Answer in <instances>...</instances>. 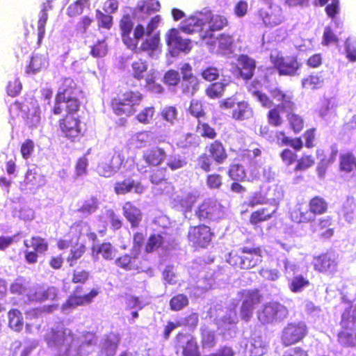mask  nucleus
Masks as SVG:
<instances>
[{
  "label": "nucleus",
  "instance_id": "44",
  "mask_svg": "<svg viewBox=\"0 0 356 356\" xmlns=\"http://www.w3.org/2000/svg\"><path fill=\"white\" fill-rule=\"evenodd\" d=\"M136 9L142 13L149 15L160 10L161 3L158 0H144L141 4L137 6Z\"/></svg>",
  "mask_w": 356,
  "mask_h": 356
},
{
  "label": "nucleus",
  "instance_id": "35",
  "mask_svg": "<svg viewBox=\"0 0 356 356\" xmlns=\"http://www.w3.org/2000/svg\"><path fill=\"white\" fill-rule=\"evenodd\" d=\"M8 326L15 332H20L24 325L22 312L17 309H12L8 313Z\"/></svg>",
  "mask_w": 356,
  "mask_h": 356
},
{
  "label": "nucleus",
  "instance_id": "10",
  "mask_svg": "<svg viewBox=\"0 0 356 356\" xmlns=\"http://www.w3.org/2000/svg\"><path fill=\"white\" fill-rule=\"evenodd\" d=\"M288 314L289 311L285 306L272 302L266 304L258 311L257 317L262 324H270L283 321Z\"/></svg>",
  "mask_w": 356,
  "mask_h": 356
},
{
  "label": "nucleus",
  "instance_id": "32",
  "mask_svg": "<svg viewBox=\"0 0 356 356\" xmlns=\"http://www.w3.org/2000/svg\"><path fill=\"white\" fill-rule=\"evenodd\" d=\"M157 74L154 70H150L145 76V88L152 93L160 95L163 94L165 91L163 86L156 82Z\"/></svg>",
  "mask_w": 356,
  "mask_h": 356
},
{
  "label": "nucleus",
  "instance_id": "5",
  "mask_svg": "<svg viewBox=\"0 0 356 356\" xmlns=\"http://www.w3.org/2000/svg\"><path fill=\"white\" fill-rule=\"evenodd\" d=\"M74 113L66 112V114L58 120V127L63 136L72 143L79 141L85 134L81 120L79 117L74 116Z\"/></svg>",
  "mask_w": 356,
  "mask_h": 356
},
{
  "label": "nucleus",
  "instance_id": "3",
  "mask_svg": "<svg viewBox=\"0 0 356 356\" xmlns=\"http://www.w3.org/2000/svg\"><path fill=\"white\" fill-rule=\"evenodd\" d=\"M226 260L234 267L250 269L262 261V251L260 247L252 248L243 247L240 250H231Z\"/></svg>",
  "mask_w": 356,
  "mask_h": 356
},
{
  "label": "nucleus",
  "instance_id": "16",
  "mask_svg": "<svg viewBox=\"0 0 356 356\" xmlns=\"http://www.w3.org/2000/svg\"><path fill=\"white\" fill-rule=\"evenodd\" d=\"M277 209L272 204L260 207L252 211L248 218L249 224L257 229L260 227L261 224L271 220L275 216Z\"/></svg>",
  "mask_w": 356,
  "mask_h": 356
},
{
  "label": "nucleus",
  "instance_id": "25",
  "mask_svg": "<svg viewBox=\"0 0 356 356\" xmlns=\"http://www.w3.org/2000/svg\"><path fill=\"white\" fill-rule=\"evenodd\" d=\"M204 26V17L200 18L195 15H191L182 21L178 30L186 34H193L195 32L202 31Z\"/></svg>",
  "mask_w": 356,
  "mask_h": 356
},
{
  "label": "nucleus",
  "instance_id": "19",
  "mask_svg": "<svg viewBox=\"0 0 356 356\" xmlns=\"http://www.w3.org/2000/svg\"><path fill=\"white\" fill-rule=\"evenodd\" d=\"M165 41L168 46L184 54H188L192 49L191 40L183 38L179 35V30L175 28L170 29L168 31Z\"/></svg>",
  "mask_w": 356,
  "mask_h": 356
},
{
  "label": "nucleus",
  "instance_id": "26",
  "mask_svg": "<svg viewBox=\"0 0 356 356\" xmlns=\"http://www.w3.org/2000/svg\"><path fill=\"white\" fill-rule=\"evenodd\" d=\"M76 292V291H74V293L68 298L66 302L63 303V308L74 309L77 306L89 303L92 299L97 295V291H90L88 294L83 296L78 295Z\"/></svg>",
  "mask_w": 356,
  "mask_h": 356
},
{
  "label": "nucleus",
  "instance_id": "54",
  "mask_svg": "<svg viewBox=\"0 0 356 356\" xmlns=\"http://www.w3.org/2000/svg\"><path fill=\"white\" fill-rule=\"evenodd\" d=\"M90 0H76L70 4L67 10V13L70 17H76L83 12L84 7L88 4Z\"/></svg>",
  "mask_w": 356,
  "mask_h": 356
},
{
  "label": "nucleus",
  "instance_id": "7",
  "mask_svg": "<svg viewBox=\"0 0 356 356\" xmlns=\"http://www.w3.org/2000/svg\"><path fill=\"white\" fill-rule=\"evenodd\" d=\"M224 207L215 198L204 199L197 207L195 215L200 221L209 222L220 219L224 216Z\"/></svg>",
  "mask_w": 356,
  "mask_h": 356
},
{
  "label": "nucleus",
  "instance_id": "15",
  "mask_svg": "<svg viewBox=\"0 0 356 356\" xmlns=\"http://www.w3.org/2000/svg\"><path fill=\"white\" fill-rule=\"evenodd\" d=\"M306 334V327L300 323H289L283 330L281 337L285 346H291L300 341Z\"/></svg>",
  "mask_w": 356,
  "mask_h": 356
},
{
  "label": "nucleus",
  "instance_id": "1",
  "mask_svg": "<svg viewBox=\"0 0 356 356\" xmlns=\"http://www.w3.org/2000/svg\"><path fill=\"white\" fill-rule=\"evenodd\" d=\"M82 95L83 91L72 78L63 79L55 95L51 113L58 116L60 115L64 111L77 113L81 107Z\"/></svg>",
  "mask_w": 356,
  "mask_h": 356
},
{
  "label": "nucleus",
  "instance_id": "58",
  "mask_svg": "<svg viewBox=\"0 0 356 356\" xmlns=\"http://www.w3.org/2000/svg\"><path fill=\"white\" fill-rule=\"evenodd\" d=\"M339 342L344 347L356 346V334L347 331H341L338 334Z\"/></svg>",
  "mask_w": 356,
  "mask_h": 356
},
{
  "label": "nucleus",
  "instance_id": "63",
  "mask_svg": "<svg viewBox=\"0 0 356 356\" xmlns=\"http://www.w3.org/2000/svg\"><path fill=\"white\" fill-rule=\"evenodd\" d=\"M206 183L210 189H219L222 185V177L216 172L209 174L206 177Z\"/></svg>",
  "mask_w": 356,
  "mask_h": 356
},
{
  "label": "nucleus",
  "instance_id": "60",
  "mask_svg": "<svg viewBox=\"0 0 356 356\" xmlns=\"http://www.w3.org/2000/svg\"><path fill=\"white\" fill-rule=\"evenodd\" d=\"M287 118L291 128L295 133H298L302 130L304 127V121L300 116L297 114L289 113Z\"/></svg>",
  "mask_w": 356,
  "mask_h": 356
},
{
  "label": "nucleus",
  "instance_id": "28",
  "mask_svg": "<svg viewBox=\"0 0 356 356\" xmlns=\"http://www.w3.org/2000/svg\"><path fill=\"white\" fill-rule=\"evenodd\" d=\"M314 268L319 272L333 271L337 268V262L334 257L327 253L322 254L314 259Z\"/></svg>",
  "mask_w": 356,
  "mask_h": 356
},
{
  "label": "nucleus",
  "instance_id": "56",
  "mask_svg": "<svg viewBox=\"0 0 356 356\" xmlns=\"http://www.w3.org/2000/svg\"><path fill=\"white\" fill-rule=\"evenodd\" d=\"M180 75L175 70H168L163 77V82L168 86H177L180 82Z\"/></svg>",
  "mask_w": 356,
  "mask_h": 356
},
{
  "label": "nucleus",
  "instance_id": "9",
  "mask_svg": "<svg viewBox=\"0 0 356 356\" xmlns=\"http://www.w3.org/2000/svg\"><path fill=\"white\" fill-rule=\"evenodd\" d=\"M121 37L123 43L128 49H135L137 40H140L145 35V28L143 24H137L134 29V36H131L133 30V22L129 15L122 17L119 24Z\"/></svg>",
  "mask_w": 356,
  "mask_h": 356
},
{
  "label": "nucleus",
  "instance_id": "22",
  "mask_svg": "<svg viewBox=\"0 0 356 356\" xmlns=\"http://www.w3.org/2000/svg\"><path fill=\"white\" fill-rule=\"evenodd\" d=\"M167 157V153L164 148L154 146L145 150L142 159L149 167H157L161 165Z\"/></svg>",
  "mask_w": 356,
  "mask_h": 356
},
{
  "label": "nucleus",
  "instance_id": "52",
  "mask_svg": "<svg viewBox=\"0 0 356 356\" xmlns=\"http://www.w3.org/2000/svg\"><path fill=\"white\" fill-rule=\"evenodd\" d=\"M117 250L109 242L102 243L97 247V253L100 254L106 260L114 259Z\"/></svg>",
  "mask_w": 356,
  "mask_h": 356
},
{
  "label": "nucleus",
  "instance_id": "61",
  "mask_svg": "<svg viewBox=\"0 0 356 356\" xmlns=\"http://www.w3.org/2000/svg\"><path fill=\"white\" fill-rule=\"evenodd\" d=\"M163 277L165 280V284L171 286H176L177 284L179 285V280L174 272L173 267L172 266H167L165 268L163 272Z\"/></svg>",
  "mask_w": 356,
  "mask_h": 356
},
{
  "label": "nucleus",
  "instance_id": "2",
  "mask_svg": "<svg viewBox=\"0 0 356 356\" xmlns=\"http://www.w3.org/2000/svg\"><path fill=\"white\" fill-rule=\"evenodd\" d=\"M143 99V95L138 90H125L121 91L111 100L110 106L117 115L130 116L136 111Z\"/></svg>",
  "mask_w": 356,
  "mask_h": 356
},
{
  "label": "nucleus",
  "instance_id": "20",
  "mask_svg": "<svg viewBox=\"0 0 356 356\" xmlns=\"http://www.w3.org/2000/svg\"><path fill=\"white\" fill-rule=\"evenodd\" d=\"M272 97L280 104L276 106L283 112L292 113L296 108V104L292 92H284L280 88H275L270 91Z\"/></svg>",
  "mask_w": 356,
  "mask_h": 356
},
{
  "label": "nucleus",
  "instance_id": "6",
  "mask_svg": "<svg viewBox=\"0 0 356 356\" xmlns=\"http://www.w3.org/2000/svg\"><path fill=\"white\" fill-rule=\"evenodd\" d=\"M115 264L125 270L147 272L151 270L152 262L147 256L132 251L131 254L126 253L118 257Z\"/></svg>",
  "mask_w": 356,
  "mask_h": 356
},
{
  "label": "nucleus",
  "instance_id": "50",
  "mask_svg": "<svg viewBox=\"0 0 356 356\" xmlns=\"http://www.w3.org/2000/svg\"><path fill=\"white\" fill-rule=\"evenodd\" d=\"M226 84L221 82H214L208 86L205 90L206 95L211 99L222 97L225 92Z\"/></svg>",
  "mask_w": 356,
  "mask_h": 356
},
{
  "label": "nucleus",
  "instance_id": "53",
  "mask_svg": "<svg viewBox=\"0 0 356 356\" xmlns=\"http://www.w3.org/2000/svg\"><path fill=\"white\" fill-rule=\"evenodd\" d=\"M188 304V299L184 294H178L173 296L170 301V307L173 311H179Z\"/></svg>",
  "mask_w": 356,
  "mask_h": 356
},
{
  "label": "nucleus",
  "instance_id": "49",
  "mask_svg": "<svg viewBox=\"0 0 356 356\" xmlns=\"http://www.w3.org/2000/svg\"><path fill=\"white\" fill-rule=\"evenodd\" d=\"M196 131H199L200 133V136L204 138L213 140L217 136L216 129L210 126L209 123L202 122V120H199L197 122Z\"/></svg>",
  "mask_w": 356,
  "mask_h": 356
},
{
  "label": "nucleus",
  "instance_id": "47",
  "mask_svg": "<svg viewBox=\"0 0 356 356\" xmlns=\"http://www.w3.org/2000/svg\"><path fill=\"white\" fill-rule=\"evenodd\" d=\"M330 225L331 219L330 218H327L321 220V222L316 225L314 232H317L323 238H329L332 236L334 234L333 229L330 227Z\"/></svg>",
  "mask_w": 356,
  "mask_h": 356
},
{
  "label": "nucleus",
  "instance_id": "27",
  "mask_svg": "<svg viewBox=\"0 0 356 356\" xmlns=\"http://www.w3.org/2000/svg\"><path fill=\"white\" fill-rule=\"evenodd\" d=\"M254 115V111L246 101H241L236 103V107L232 111V118L237 121H243L250 119Z\"/></svg>",
  "mask_w": 356,
  "mask_h": 356
},
{
  "label": "nucleus",
  "instance_id": "45",
  "mask_svg": "<svg viewBox=\"0 0 356 356\" xmlns=\"http://www.w3.org/2000/svg\"><path fill=\"white\" fill-rule=\"evenodd\" d=\"M356 157L352 152L342 154L340 156V170L346 172H351L355 168Z\"/></svg>",
  "mask_w": 356,
  "mask_h": 356
},
{
  "label": "nucleus",
  "instance_id": "33",
  "mask_svg": "<svg viewBox=\"0 0 356 356\" xmlns=\"http://www.w3.org/2000/svg\"><path fill=\"white\" fill-rule=\"evenodd\" d=\"M99 202L97 197L91 196L82 202L78 208L77 212L83 216H90L95 213L99 208Z\"/></svg>",
  "mask_w": 356,
  "mask_h": 356
},
{
  "label": "nucleus",
  "instance_id": "36",
  "mask_svg": "<svg viewBox=\"0 0 356 356\" xmlns=\"http://www.w3.org/2000/svg\"><path fill=\"white\" fill-rule=\"evenodd\" d=\"M24 245L26 248H32L34 251L42 254L47 251L49 244L47 241L40 236H32L31 240H24Z\"/></svg>",
  "mask_w": 356,
  "mask_h": 356
},
{
  "label": "nucleus",
  "instance_id": "24",
  "mask_svg": "<svg viewBox=\"0 0 356 356\" xmlns=\"http://www.w3.org/2000/svg\"><path fill=\"white\" fill-rule=\"evenodd\" d=\"M125 157L121 152L115 151L109 163L103 166L102 175L108 177L119 170L125 164Z\"/></svg>",
  "mask_w": 356,
  "mask_h": 356
},
{
  "label": "nucleus",
  "instance_id": "59",
  "mask_svg": "<svg viewBox=\"0 0 356 356\" xmlns=\"http://www.w3.org/2000/svg\"><path fill=\"white\" fill-rule=\"evenodd\" d=\"M108 51L105 39L97 41L92 47L90 54L95 58L104 57Z\"/></svg>",
  "mask_w": 356,
  "mask_h": 356
},
{
  "label": "nucleus",
  "instance_id": "29",
  "mask_svg": "<svg viewBox=\"0 0 356 356\" xmlns=\"http://www.w3.org/2000/svg\"><path fill=\"white\" fill-rule=\"evenodd\" d=\"M337 152L332 153V154L327 156L324 149H317L316 156L320 160L319 163L316 168L318 175L321 177H323L327 168L330 164L334 162L335 160Z\"/></svg>",
  "mask_w": 356,
  "mask_h": 356
},
{
  "label": "nucleus",
  "instance_id": "31",
  "mask_svg": "<svg viewBox=\"0 0 356 356\" xmlns=\"http://www.w3.org/2000/svg\"><path fill=\"white\" fill-rule=\"evenodd\" d=\"M52 9L51 1L50 0H47L42 5V8L40 10V16L38 21V42L40 41L44 38L45 34V25L47 24L48 19V11Z\"/></svg>",
  "mask_w": 356,
  "mask_h": 356
},
{
  "label": "nucleus",
  "instance_id": "62",
  "mask_svg": "<svg viewBox=\"0 0 356 356\" xmlns=\"http://www.w3.org/2000/svg\"><path fill=\"white\" fill-rule=\"evenodd\" d=\"M22 185L25 187V189L33 190L38 188L40 184L37 180V175L32 170H28Z\"/></svg>",
  "mask_w": 356,
  "mask_h": 356
},
{
  "label": "nucleus",
  "instance_id": "46",
  "mask_svg": "<svg viewBox=\"0 0 356 356\" xmlns=\"http://www.w3.org/2000/svg\"><path fill=\"white\" fill-rule=\"evenodd\" d=\"M164 243V238L163 236L159 234H151L145 244V251L147 253L153 252L161 248Z\"/></svg>",
  "mask_w": 356,
  "mask_h": 356
},
{
  "label": "nucleus",
  "instance_id": "64",
  "mask_svg": "<svg viewBox=\"0 0 356 356\" xmlns=\"http://www.w3.org/2000/svg\"><path fill=\"white\" fill-rule=\"evenodd\" d=\"M166 168H156L149 175V180L154 184H159L167 180Z\"/></svg>",
  "mask_w": 356,
  "mask_h": 356
},
{
  "label": "nucleus",
  "instance_id": "18",
  "mask_svg": "<svg viewBox=\"0 0 356 356\" xmlns=\"http://www.w3.org/2000/svg\"><path fill=\"white\" fill-rule=\"evenodd\" d=\"M204 25L208 24V30L209 33H204L200 35L201 39L207 38H212L213 32L221 31L228 26L229 22L227 18L220 14L208 13L204 16Z\"/></svg>",
  "mask_w": 356,
  "mask_h": 356
},
{
  "label": "nucleus",
  "instance_id": "37",
  "mask_svg": "<svg viewBox=\"0 0 356 356\" xmlns=\"http://www.w3.org/2000/svg\"><path fill=\"white\" fill-rule=\"evenodd\" d=\"M47 65V58L42 55L33 54L31 58L29 65L26 67V72L28 74H35L44 68Z\"/></svg>",
  "mask_w": 356,
  "mask_h": 356
},
{
  "label": "nucleus",
  "instance_id": "8",
  "mask_svg": "<svg viewBox=\"0 0 356 356\" xmlns=\"http://www.w3.org/2000/svg\"><path fill=\"white\" fill-rule=\"evenodd\" d=\"M213 236L211 228L204 224L191 226L187 234L188 243L196 250L208 248Z\"/></svg>",
  "mask_w": 356,
  "mask_h": 356
},
{
  "label": "nucleus",
  "instance_id": "13",
  "mask_svg": "<svg viewBox=\"0 0 356 356\" xmlns=\"http://www.w3.org/2000/svg\"><path fill=\"white\" fill-rule=\"evenodd\" d=\"M250 173L247 175L244 166L240 163H232L227 171L229 177L233 181L252 182L260 177L259 168L255 163H250Z\"/></svg>",
  "mask_w": 356,
  "mask_h": 356
},
{
  "label": "nucleus",
  "instance_id": "21",
  "mask_svg": "<svg viewBox=\"0 0 356 356\" xmlns=\"http://www.w3.org/2000/svg\"><path fill=\"white\" fill-rule=\"evenodd\" d=\"M113 188L117 195H125L132 191L137 194H142L146 187L140 181L128 177L122 181H116Z\"/></svg>",
  "mask_w": 356,
  "mask_h": 356
},
{
  "label": "nucleus",
  "instance_id": "55",
  "mask_svg": "<svg viewBox=\"0 0 356 356\" xmlns=\"http://www.w3.org/2000/svg\"><path fill=\"white\" fill-rule=\"evenodd\" d=\"M97 24L99 28L109 30L113 26V17L97 9L95 10Z\"/></svg>",
  "mask_w": 356,
  "mask_h": 356
},
{
  "label": "nucleus",
  "instance_id": "57",
  "mask_svg": "<svg viewBox=\"0 0 356 356\" xmlns=\"http://www.w3.org/2000/svg\"><path fill=\"white\" fill-rule=\"evenodd\" d=\"M86 248L83 244L76 243L70 250V252L67 258L70 265L72 266V262L79 259L85 253Z\"/></svg>",
  "mask_w": 356,
  "mask_h": 356
},
{
  "label": "nucleus",
  "instance_id": "17",
  "mask_svg": "<svg viewBox=\"0 0 356 356\" xmlns=\"http://www.w3.org/2000/svg\"><path fill=\"white\" fill-rule=\"evenodd\" d=\"M256 69V60L247 54H240L236 58V70L238 76L245 81L250 80Z\"/></svg>",
  "mask_w": 356,
  "mask_h": 356
},
{
  "label": "nucleus",
  "instance_id": "41",
  "mask_svg": "<svg viewBox=\"0 0 356 356\" xmlns=\"http://www.w3.org/2000/svg\"><path fill=\"white\" fill-rule=\"evenodd\" d=\"M45 339L50 346L63 345L66 339V334L63 330H51L47 334Z\"/></svg>",
  "mask_w": 356,
  "mask_h": 356
},
{
  "label": "nucleus",
  "instance_id": "40",
  "mask_svg": "<svg viewBox=\"0 0 356 356\" xmlns=\"http://www.w3.org/2000/svg\"><path fill=\"white\" fill-rule=\"evenodd\" d=\"M182 356H200L199 346L193 336H189L186 343L181 346Z\"/></svg>",
  "mask_w": 356,
  "mask_h": 356
},
{
  "label": "nucleus",
  "instance_id": "34",
  "mask_svg": "<svg viewBox=\"0 0 356 356\" xmlns=\"http://www.w3.org/2000/svg\"><path fill=\"white\" fill-rule=\"evenodd\" d=\"M148 64L146 60L138 58L131 65V74L138 81L145 78V73L147 72Z\"/></svg>",
  "mask_w": 356,
  "mask_h": 356
},
{
  "label": "nucleus",
  "instance_id": "30",
  "mask_svg": "<svg viewBox=\"0 0 356 356\" xmlns=\"http://www.w3.org/2000/svg\"><path fill=\"white\" fill-rule=\"evenodd\" d=\"M277 143L279 145H289L295 151H300L303 147V143L300 137L290 138L286 136L284 131H277L275 134Z\"/></svg>",
  "mask_w": 356,
  "mask_h": 356
},
{
  "label": "nucleus",
  "instance_id": "48",
  "mask_svg": "<svg viewBox=\"0 0 356 356\" xmlns=\"http://www.w3.org/2000/svg\"><path fill=\"white\" fill-rule=\"evenodd\" d=\"M201 331V344L203 348H211L216 344V339L214 332L209 330L207 327H202Z\"/></svg>",
  "mask_w": 356,
  "mask_h": 356
},
{
  "label": "nucleus",
  "instance_id": "23",
  "mask_svg": "<svg viewBox=\"0 0 356 356\" xmlns=\"http://www.w3.org/2000/svg\"><path fill=\"white\" fill-rule=\"evenodd\" d=\"M122 213L131 227H138L142 221L143 214L140 209L131 201L124 203Z\"/></svg>",
  "mask_w": 356,
  "mask_h": 356
},
{
  "label": "nucleus",
  "instance_id": "11",
  "mask_svg": "<svg viewBox=\"0 0 356 356\" xmlns=\"http://www.w3.org/2000/svg\"><path fill=\"white\" fill-rule=\"evenodd\" d=\"M270 59L280 76H294L300 66L295 55L284 56L278 52L271 54Z\"/></svg>",
  "mask_w": 356,
  "mask_h": 356
},
{
  "label": "nucleus",
  "instance_id": "38",
  "mask_svg": "<svg viewBox=\"0 0 356 356\" xmlns=\"http://www.w3.org/2000/svg\"><path fill=\"white\" fill-rule=\"evenodd\" d=\"M218 50L221 54L230 52L234 44V37L232 35L222 33L218 35L216 38Z\"/></svg>",
  "mask_w": 356,
  "mask_h": 356
},
{
  "label": "nucleus",
  "instance_id": "51",
  "mask_svg": "<svg viewBox=\"0 0 356 356\" xmlns=\"http://www.w3.org/2000/svg\"><path fill=\"white\" fill-rule=\"evenodd\" d=\"M155 108L153 106L145 107L136 115V119L143 124H149L154 119Z\"/></svg>",
  "mask_w": 356,
  "mask_h": 356
},
{
  "label": "nucleus",
  "instance_id": "12",
  "mask_svg": "<svg viewBox=\"0 0 356 356\" xmlns=\"http://www.w3.org/2000/svg\"><path fill=\"white\" fill-rule=\"evenodd\" d=\"M181 78L179 87L183 94L193 95L199 88L200 81L193 72V67L188 63H184L179 68Z\"/></svg>",
  "mask_w": 356,
  "mask_h": 356
},
{
  "label": "nucleus",
  "instance_id": "42",
  "mask_svg": "<svg viewBox=\"0 0 356 356\" xmlns=\"http://www.w3.org/2000/svg\"><path fill=\"white\" fill-rule=\"evenodd\" d=\"M281 111H282L276 106L270 108L266 114V119L269 125L273 127H279L282 125L284 120L281 115Z\"/></svg>",
  "mask_w": 356,
  "mask_h": 356
},
{
  "label": "nucleus",
  "instance_id": "43",
  "mask_svg": "<svg viewBox=\"0 0 356 356\" xmlns=\"http://www.w3.org/2000/svg\"><path fill=\"white\" fill-rule=\"evenodd\" d=\"M199 145L200 137L193 133L186 134L177 142V146L182 149L196 147H198Z\"/></svg>",
  "mask_w": 356,
  "mask_h": 356
},
{
  "label": "nucleus",
  "instance_id": "4",
  "mask_svg": "<svg viewBox=\"0 0 356 356\" xmlns=\"http://www.w3.org/2000/svg\"><path fill=\"white\" fill-rule=\"evenodd\" d=\"M206 153L200 154L197 159L199 167L204 172H209L212 168V162L222 164L228 157L226 148L219 140L209 143L205 147Z\"/></svg>",
  "mask_w": 356,
  "mask_h": 356
},
{
  "label": "nucleus",
  "instance_id": "39",
  "mask_svg": "<svg viewBox=\"0 0 356 356\" xmlns=\"http://www.w3.org/2000/svg\"><path fill=\"white\" fill-rule=\"evenodd\" d=\"M188 112L197 120H201L207 116L205 108L203 106L202 101L196 99H193L191 101Z\"/></svg>",
  "mask_w": 356,
  "mask_h": 356
},
{
  "label": "nucleus",
  "instance_id": "14",
  "mask_svg": "<svg viewBox=\"0 0 356 356\" xmlns=\"http://www.w3.org/2000/svg\"><path fill=\"white\" fill-rule=\"evenodd\" d=\"M145 35L146 37L141 42L140 47H138L140 40H137L136 48L129 49L136 54L145 52L152 56L155 52L161 50V34L159 31H157L154 34H145Z\"/></svg>",
  "mask_w": 356,
  "mask_h": 356
}]
</instances>
